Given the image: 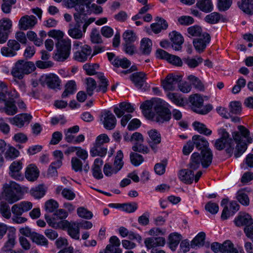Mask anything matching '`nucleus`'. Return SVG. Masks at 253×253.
<instances>
[{
    "label": "nucleus",
    "mask_w": 253,
    "mask_h": 253,
    "mask_svg": "<svg viewBox=\"0 0 253 253\" xmlns=\"http://www.w3.org/2000/svg\"><path fill=\"white\" fill-rule=\"evenodd\" d=\"M119 171L118 169L109 163H106L103 167V172L106 176H111Z\"/></svg>",
    "instance_id": "nucleus-59"
},
{
    "label": "nucleus",
    "mask_w": 253,
    "mask_h": 253,
    "mask_svg": "<svg viewBox=\"0 0 253 253\" xmlns=\"http://www.w3.org/2000/svg\"><path fill=\"white\" fill-rule=\"evenodd\" d=\"M32 117L28 114H19L13 118L8 119L9 123L18 127H22L24 126L25 123L29 122L32 119Z\"/></svg>",
    "instance_id": "nucleus-20"
},
{
    "label": "nucleus",
    "mask_w": 253,
    "mask_h": 253,
    "mask_svg": "<svg viewBox=\"0 0 253 253\" xmlns=\"http://www.w3.org/2000/svg\"><path fill=\"white\" fill-rule=\"evenodd\" d=\"M107 149L102 145L94 144L93 147L91 149L90 153L92 157H104L107 153Z\"/></svg>",
    "instance_id": "nucleus-40"
},
{
    "label": "nucleus",
    "mask_w": 253,
    "mask_h": 253,
    "mask_svg": "<svg viewBox=\"0 0 253 253\" xmlns=\"http://www.w3.org/2000/svg\"><path fill=\"white\" fill-rule=\"evenodd\" d=\"M193 126L195 130L200 133L204 134L206 135H210L211 134V130L208 128L204 124L199 122H194L193 123Z\"/></svg>",
    "instance_id": "nucleus-46"
},
{
    "label": "nucleus",
    "mask_w": 253,
    "mask_h": 253,
    "mask_svg": "<svg viewBox=\"0 0 253 253\" xmlns=\"http://www.w3.org/2000/svg\"><path fill=\"white\" fill-rule=\"evenodd\" d=\"M84 32L81 29V25L76 24L70 26L68 34L72 38L75 39H81L84 36Z\"/></svg>",
    "instance_id": "nucleus-35"
},
{
    "label": "nucleus",
    "mask_w": 253,
    "mask_h": 253,
    "mask_svg": "<svg viewBox=\"0 0 253 253\" xmlns=\"http://www.w3.org/2000/svg\"><path fill=\"white\" fill-rule=\"evenodd\" d=\"M134 111V106L130 103L126 102H121L114 108V112L118 118L122 117L125 115V113L130 114Z\"/></svg>",
    "instance_id": "nucleus-16"
},
{
    "label": "nucleus",
    "mask_w": 253,
    "mask_h": 253,
    "mask_svg": "<svg viewBox=\"0 0 253 253\" xmlns=\"http://www.w3.org/2000/svg\"><path fill=\"white\" fill-rule=\"evenodd\" d=\"M130 80L138 89H142L145 84L146 74L143 72H136L130 76Z\"/></svg>",
    "instance_id": "nucleus-21"
},
{
    "label": "nucleus",
    "mask_w": 253,
    "mask_h": 253,
    "mask_svg": "<svg viewBox=\"0 0 253 253\" xmlns=\"http://www.w3.org/2000/svg\"><path fill=\"white\" fill-rule=\"evenodd\" d=\"M170 39L172 42V47L175 50H180L182 48L181 45L183 43V38L181 34L173 31L169 34Z\"/></svg>",
    "instance_id": "nucleus-27"
},
{
    "label": "nucleus",
    "mask_w": 253,
    "mask_h": 253,
    "mask_svg": "<svg viewBox=\"0 0 253 253\" xmlns=\"http://www.w3.org/2000/svg\"><path fill=\"white\" fill-rule=\"evenodd\" d=\"M234 223L237 226H245L253 224V220L251 216L246 212H240L239 215L235 218Z\"/></svg>",
    "instance_id": "nucleus-23"
},
{
    "label": "nucleus",
    "mask_w": 253,
    "mask_h": 253,
    "mask_svg": "<svg viewBox=\"0 0 253 253\" xmlns=\"http://www.w3.org/2000/svg\"><path fill=\"white\" fill-rule=\"evenodd\" d=\"M181 239V235L177 232H173L169 235V246L172 251H175Z\"/></svg>",
    "instance_id": "nucleus-29"
},
{
    "label": "nucleus",
    "mask_w": 253,
    "mask_h": 253,
    "mask_svg": "<svg viewBox=\"0 0 253 253\" xmlns=\"http://www.w3.org/2000/svg\"><path fill=\"white\" fill-rule=\"evenodd\" d=\"M57 51L54 55V59L57 61H63L66 60L70 54L71 41L67 38L57 41L56 43Z\"/></svg>",
    "instance_id": "nucleus-6"
},
{
    "label": "nucleus",
    "mask_w": 253,
    "mask_h": 253,
    "mask_svg": "<svg viewBox=\"0 0 253 253\" xmlns=\"http://www.w3.org/2000/svg\"><path fill=\"white\" fill-rule=\"evenodd\" d=\"M180 80V76L169 74L162 81V85L165 91H172L176 88Z\"/></svg>",
    "instance_id": "nucleus-14"
},
{
    "label": "nucleus",
    "mask_w": 253,
    "mask_h": 253,
    "mask_svg": "<svg viewBox=\"0 0 253 253\" xmlns=\"http://www.w3.org/2000/svg\"><path fill=\"white\" fill-rule=\"evenodd\" d=\"M45 219L48 225L55 229H61L65 230L66 227L69 224V222L66 220H62L53 213L52 217L47 214H45Z\"/></svg>",
    "instance_id": "nucleus-12"
},
{
    "label": "nucleus",
    "mask_w": 253,
    "mask_h": 253,
    "mask_svg": "<svg viewBox=\"0 0 253 253\" xmlns=\"http://www.w3.org/2000/svg\"><path fill=\"white\" fill-rule=\"evenodd\" d=\"M103 164V161L100 158H96L94 161L92 168L93 176L97 179H101L103 177V175L101 171V166Z\"/></svg>",
    "instance_id": "nucleus-31"
},
{
    "label": "nucleus",
    "mask_w": 253,
    "mask_h": 253,
    "mask_svg": "<svg viewBox=\"0 0 253 253\" xmlns=\"http://www.w3.org/2000/svg\"><path fill=\"white\" fill-rule=\"evenodd\" d=\"M23 164L20 161H15L13 162L9 166V174L12 178L18 179H19L22 175L21 170L22 169Z\"/></svg>",
    "instance_id": "nucleus-25"
},
{
    "label": "nucleus",
    "mask_w": 253,
    "mask_h": 253,
    "mask_svg": "<svg viewBox=\"0 0 253 253\" xmlns=\"http://www.w3.org/2000/svg\"><path fill=\"white\" fill-rule=\"evenodd\" d=\"M144 244L147 249H151L157 247L164 246L166 240L162 237H149L145 239Z\"/></svg>",
    "instance_id": "nucleus-22"
},
{
    "label": "nucleus",
    "mask_w": 253,
    "mask_h": 253,
    "mask_svg": "<svg viewBox=\"0 0 253 253\" xmlns=\"http://www.w3.org/2000/svg\"><path fill=\"white\" fill-rule=\"evenodd\" d=\"M120 207L122 210L127 212H133L135 211L137 209V204L136 203H127L119 205Z\"/></svg>",
    "instance_id": "nucleus-62"
},
{
    "label": "nucleus",
    "mask_w": 253,
    "mask_h": 253,
    "mask_svg": "<svg viewBox=\"0 0 253 253\" xmlns=\"http://www.w3.org/2000/svg\"><path fill=\"white\" fill-rule=\"evenodd\" d=\"M152 42L149 38H144L140 42V50L144 54H149L152 50Z\"/></svg>",
    "instance_id": "nucleus-43"
},
{
    "label": "nucleus",
    "mask_w": 253,
    "mask_h": 253,
    "mask_svg": "<svg viewBox=\"0 0 253 253\" xmlns=\"http://www.w3.org/2000/svg\"><path fill=\"white\" fill-rule=\"evenodd\" d=\"M4 112L9 116H13L18 112V108L15 104V101L7 100L4 103Z\"/></svg>",
    "instance_id": "nucleus-37"
},
{
    "label": "nucleus",
    "mask_w": 253,
    "mask_h": 253,
    "mask_svg": "<svg viewBox=\"0 0 253 253\" xmlns=\"http://www.w3.org/2000/svg\"><path fill=\"white\" fill-rule=\"evenodd\" d=\"M92 49L90 46L84 44L82 49L74 53V58L79 62H84L91 56Z\"/></svg>",
    "instance_id": "nucleus-19"
},
{
    "label": "nucleus",
    "mask_w": 253,
    "mask_h": 253,
    "mask_svg": "<svg viewBox=\"0 0 253 253\" xmlns=\"http://www.w3.org/2000/svg\"><path fill=\"white\" fill-rule=\"evenodd\" d=\"M206 234L201 232L198 233L190 243L191 247L193 249H197L202 247L205 243Z\"/></svg>",
    "instance_id": "nucleus-33"
},
{
    "label": "nucleus",
    "mask_w": 253,
    "mask_h": 253,
    "mask_svg": "<svg viewBox=\"0 0 253 253\" xmlns=\"http://www.w3.org/2000/svg\"><path fill=\"white\" fill-rule=\"evenodd\" d=\"M210 41L211 37L210 35L206 32H204L200 37L193 40V44L196 51L201 53L206 49Z\"/></svg>",
    "instance_id": "nucleus-11"
},
{
    "label": "nucleus",
    "mask_w": 253,
    "mask_h": 253,
    "mask_svg": "<svg viewBox=\"0 0 253 253\" xmlns=\"http://www.w3.org/2000/svg\"><path fill=\"white\" fill-rule=\"evenodd\" d=\"M100 122L104 128L108 130L113 129L117 124V119L113 113L109 110H104L101 114Z\"/></svg>",
    "instance_id": "nucleus-9"
},
{
    "label": "nucleus",
    "mask_w": 253,
    "mask_h": 253,
    "mask_svg": "<svg viewBox=\"0 0 253 253\" xmlns=\"http://www.w3.org/2000/svg\"><path fill=\"white\" fill-rule=\"evenodd\" d=\"M65 229H67L68 233L72 238L75 240L79 239V227L76 223H71L69 222V224L66 227Z\"/></svg>",
    "instance_id": "nucleus-34"
},
{
    "label": "nucleus",
    "mask_w": 253,
    "mask_h": 253,
    "mask_svg": "<svg viewBox=\"0 0 253 253\" xmlns=\"http://www.w3.org/2000/svg\"><path fill=\"white\" fill-rule=\"evenodd\" d=\"M7 241L2 248V251H7L8 249H12L15 244L16 230L11 228L8 230L7 233Z\"/></svg>",
    "instance_id": "nucleus-30"
},
{
    "label": "nucleus",
    "mask_w": 253,
    "mask_h": 253,
    "mask_svg": "<svg viewBox=\"0 0 253 253\" xmlns=\"http://www.w3.org/2000/svg\"><path fill=\"white\" fill-rule=\"evenodd\" d=\"M183 60L184 62L190 68L197 67L203 62V59L199 56L195 58L188 57L184 58Z\"/></svg>",
    "instance_id": "nucleus-45"
},
{
    "label": "nucleus",
    "mask_w": 253,
    "mask_h": 253,
    "mask_svg": "<svg viewBox=\"0 0 253 253\" xmlns=\"http://www.w3.org/2000/svg\"><path fill=\"white\" fill-rule=\"evenodd\" d=\"M25 175L29 181H34L39 177V170L35 165L30 164L26 169Z\"/></svg>",
    "instance_id": "nucleus-28"
},
{
    "label": "nucleus",
    "mask_w": 253,
    "mask_h": 253,
    "mask_svg": "<svg viewBox=\"0 0 253 253\" xmlns=\"http://www.w3.org/2000/svg\"><path fill=\"white\" fill-rule=\"evenodd\" d=\"M78 216L81 218L90 219L93 216L92 213L84 207H79L77 210Z\"/></svg>",
    "instance_id": "nucleus-57"
},
{
    "label": "nucleus",
    "mask_w": 253,
    "mask_h": 253,
    "mask_svg": "<svg viewBox=\"0 0 253 253\" xmlns=\"http://www.w3.org/2000/svg\"><path fill=\"white\" fill-rule=\"evenodd\" d=\"M192 141L196 147L198 149L202 150L201 154L199 153L201 158H202L203 152L209 150L212 154L211 150L208 148L209 144L204 137L199 135H195L192 137Z\"/></svg>",
    "instance_id": "nucleus-15"
},
{
    "label": "nucleus",
    "mask_w": 253,
    "mask_h": 253,
    "mask_svg": "<svg viewBox=\"0 0 253 253\" xmlns=\"http://www.w3.org/2000/svg\"><path fill=\"white\" fill-rule=\"evenodd\" d=\"M188 36L189 37H200L204 32H202V28L197 25L191 26L187 29Z\"/></svg>",
    "instance_id": "nucleus-48"
},
{
    "label": "nucleus",
    "mask_w": 253,
    "mask_h": 253,
    "mask_svg": "<svg viewBox=\"0 0 253 253\" xmlns=\"http://www.w3.org/2000/svg\"><path fill=\"white\" fill-rule=\"evenodd\" d=\"M42 79L48 87L55 89L60 86V81L58 77L54 74H49L43 76Z\"/></svg>",
    "instance_id": "nucleus-24"
},
{
    "label": "nucleus",
    "mask_w": 253,
    "mask_h": 253,
    "mask_svg": "<svg viewBox=\"0 0 253 253\" xmlns=\"http://www.w3.org/2000/svg\"><path fill=\"white\" fill-rule=\"evenodd\" d=\"M31 240L33 242L41 246H47L48 245L47 240L42 235L37 233H33Z\"/></svg>",
    "instance_id": "nucleus-51"
},
{
    "label": "nucleus",
    "mask_w": 253,
    "mask_h": 253,
    "mask_svg": "<svg viewBox=\"0 0 253 253\" xmlns=\"http://www.w3.org/2000/svg\"><path fill=\"white\" fill-rule=\"evenodd\" d=\"M189 101L191 104L192 110L198 114L206 115L211 110L210 106H203L204 100L198 94L191 95L189 98Z\"/></svg>",
    "instance_id": "nucleus-7"
},
{
    "label": "nucleus",
    "mask_w": 253,
    "mask_h": 253,
    "mask_svg": "<svg viewBox=\"0 0 253 253\" xmlns=\"http://www.w3.org/2000/svg\"><path fill=\"white\" fill-rule=\"evenodd\" d=\"M59 207L57 201L53 199L47 200L44 205L45 210L48 212H52Z\"/></svg>",
    "instance_id": "nucleus-60"
},
{
    "label": "nucleus",
    "mask_w": 253,
    "mask_h": 253,
    "mask_svg": "<svg viewBox=\"0 0 253 253\" xmlns=\"http://www.w3.org/2000/svg\"><path fill=\"white\" fill-rule=\"evenodd\" d=\"M19 155V152L12 146L9 147L5 153V158L7 160L14 159Z\"/></svg>",
    "instance_id": "nucleus-61"
},
{
    "label": "nucleus",
    "mask_w": 253,
    "mask_h": 253,
    "mask_svg": "<svg viewBox=\"0 0 253 253\" xmlns=\"http://www.w3.org/2000/svg\"><path fill=\"white\" fill-rule=\"evenodd\" d=\"M238 130L232 133V138L229 133L224 128L218 129L219 138L214 143V146L218 150H225L227 153L231 155L235 150L236 158L239 157L247 149L248 145L252 143L253 135H252L246 127L238 126Z\"/></svg>",
    "instance_id": "nucleus-1"
},
{
    "label": "nucleus",
    "mask_w": 253,
    "mask_h": 253,
    "mask_svg": "<svg viewBox=\"0 0 253 253\" xmlns=\"http://www.w3.org/2000/svg\"><path fill=\"white\" fill-rule=\"evenodd\" d=\"M16 2V0H2L1 9L4 13H9L11 10V6Z\"/></svg>",
    "instance_id": "nucleus-55"
},
{
    "label": "nucleus",
    "mask_w": 253,
    "mask_h": 253,
    "mask_svg": "<svg viewBox=\"0 0 253 253\" xmlns=\"http://www.w3.org/2000/svg\"><path fill=\"white\" fill-rule=\"evenodd\" d=\"M46 189L42 185H39L30 190V194L35 199H40L45 195Z\"/></svg>",
    "instance_id": "nucleus-42"
},
{
    "label": "nucleus",
    "mask_w": 253,
    "mask_h": 253,
    "mask_svg": "<svg viewBox=\"0 0 253 253\" xmlns=\"http://www.w3.org/2000/svg\"><path fill=\"white\" fill-rule=\"evenodd\" d=\"M202 158L198 153H194L191 157V162L189 164V169H183L179 171L178 177L180 180L187 184H191L194 177L193 170L197 169L200 164L204 168L208 167L211 163L212 155L211 152L208 151L203 152Z\"/></svg>",
    "instance_id": "nucleus-3"
},
{
    "label": "nucleus",
    "mask_w": 253,
    "mask_h": 253,
    "mask_svg": "<svg viewBox=\"0 0 253 253\" xmlns=\"http://www.w3.org/2000/svg\"><path fill=\"white\" fill-rule=\"evenodd\" d=\"M107 54L109 60L115 67L127 68L131 65L130 61L126 58H120L118 57H116L113 53L108 52Z\"/></svg>",
    "instance_id": "nucleus-18"
},
{
    "label": "nucleus",
    "mask_w": 253,
    "mask_h": 253,
    "mask_svg": "<svg viewBox=\"0 0 253 253\" xmlns=\"http://www.w3.org/2000/svg\"><path fill=\"white\" fill-rule=\"evenodd\" d=\"M211 247L215 253H238L233 244L229 240L225 241L223 244L214 242L211 244Z\"/></svg>",
    "instance_id": "nucleus-8"
},
{
    "label": "nucleus",
    "mask_w": 253,
    "mask_h": 253,
    "mask_svg": "<svg viewBox=\"0 0 253 253\" xmlns=\"http://www.w3.org/2000/svg\"><path fill=\"white\" fill-rule=\"evenodd\" d=\"M150 137L148 143L152 150L156 153L158 150V145L161 142V135L156 129H151L148 131Z\"/></svg>",
    "instance_id": "nucleus-17"
},
{
    "label": "nucleus",
    "mask_w": 253,
    "mask_h": 253,
    "mask_svg": "<svg viewBox=\"0 0 253 253\" xmlns=\"http://www.w3.org/2000/svg\"><path fill=\"white\" fill-rule=\"evenodd\" d=\"M97 77L99 80V85L96 89V91L104 93L107 90L108 86L109 85L108 81L102 73H98L97 75Z\"/></svg>",
    "instance_id": "nucleus-36"
},
{
    "label": "nucleus",
    "mask_w": 253,
    "mask_h": 253,
    "mask_svg": "<svg viewBox=\"0 0 253 253\" xmlns=\"http://www.w3.org/2000/svg\"><path fill=\"white\" fill-rule=\"evenodd\" d=\"M238 6L244 12L252 15L251 9L253 7V0H241L238 3Z\"/></svg>",
    "instance_id": "nucleus-39"
},
{
    "label": "nucleus",
    "mask_w": 253,
    "mask_h": 253,
    "mask_svg": "<svg viewBox=\"0 0 253 253\" xmlns=\"http://www.w3.org/2000/svg\"><path fill=\"white\" fill-rule=\"evenodd\" d=\"M35 68V64L32 62L20 60L15 63L11 74L13 77L21 79L25 74L31 73Z\"/></svg>",
    "instance_id": "nucleus-5"
},
{
    "label": "nucleus",
    "mask_w": 253,
    "mask_h": 253,
    "mask_svg": "<svg viewBox=\"0 0 253 253\" xmlns=\"http://www.w3.org/2000/svg\"><path fill=\"white\" fill-rule=\"evenodd\" d=\"M86 91L87 94L91 96L95 90L97 88V84L95 80L92 78H88L86 79Z\"/></svg>",
    "instance_id": "nucleus-44"
},
{
    "label": "nucleus",
    "mask_w": 253,
    "mask_h": 253,
    "mask_svg": "<svg viewBox=\"0 0 253 253\" xmlns=\"http://www.w3.org/2000/svg\"><path fill=\"white\" fill-rule=\"evenodd\" d=\"M0 212L3 217L9 219L11 217V212L8 205L4 202L0 204Z\"/></svg>",
    "instance_id": "nucleus-63"
},
{
    "label": "nucleus",
    "mask_w": 253,
    "mask_h": 253,
    "mask_svg": "<svg viewBox=\"0 0 253 253\" xmlns=\"http://www.w3.org/2000/svg\"><path fill=\"white\" fill-rule=\"evenodd\" d=\"M169 99L174 104L179 106H183L185 101L181 95L177 93L169 92L167 94Z\"/></svg>",
    "instance_id": "nucleus-41"
},
{
    "label": "nucleus",
    "mask_w": 253,
    "mask_h": 253,
    "mask_svg": "<svg viewBox=\"0 0 253 253\" xmlns=\"http://www.w3.org/2000/svg\"><path fill=\"white\" fill-rule=\"evenodd\" d=\"M20 48V44L17 41L10 40L7 42L6 46L1 48L0 52L3 56L12 57L16 55Z\"/></svg>",
    "instance_id": "nucleus-10"
},
{
    "label": "nucleus",
    "mask_w": 253,
    "mask_h": 253,
    "mask_svg": "<svg viewBox=\"0 0 253 253\" xmlns=\"http://www.w3.org/2000/svg\"><path fill=\"white\" fill-rule=\"evenodd\" d=\"M123 39L126 43H130L136 40V36L132 30H127L124 32L123 35Z\"/></svg>",
    "instance_id": "nucleus-58"
},
{
    "label": "nucleus",
    "mask_w": 253,
    "mask_h": 253,
    "mask_svg": "<svg viewBox=\"0 0 253 253\" xmlns=\"http://www.w3.org/2000/svg\"><path fill=\"white\" fill-rule=\"evenodd\" d=\"M220 19V15L217 12H212L210 14L207 15L205 18V21L211 24L217 23Z\"/></svg>",
    "instance_id": "nucleus-64"
},
{
    "label": "nucleus",
    "mask_w": 253,
    "mask_h": 253,
    "mask_svg": "<svg viewBox=\"0 0 253 253\" xmlns=\"http://www.w3.org/2000/svg\"><path fill=\"white\" fill-rule=\"evenodd\" d=\"M12 26V21L9 18H4L0 20V29H1L4 32H7L8 34L10 32Z\"/></svg>",
    "instance_id": "nucleus-56"
},
{
    "label": "nucleus",
    "mask_w": 253,
    "mask_h": 253,
    "mask_svg": "<svg viewBox=\"0 0 253 253\" xmlns=\"http://www.w3.org/2000/svg\"><path fill=\"white\" fill-rule=\"evenodd\" d=\"M169 104L164 100L157 98L152 102L146 101L142 104L140 108L146 118L158 123H163L170 119L171 113Z\"/></svg>",
    "instance_id": "nucleus-2"
},
{
    "label": "nucleus",
    "mask_w": 253,
    "mask_h": 253,
    "mask_svg": "<svg viewBox=\"0 0 253 253\" xmlns=\"http://www.w3.org/2000/svg\"><path fill=\"white\" fill-rule=\"evenodd\" d=\"M157 22L151 25V28L153 32L155 34H158L163 30H166L168 26L166 20L157 17Z\"/></svg>",
    "instance_id": "nucleus-32"
},
{
    "label": "nucleus",
    "mask_w": 253,
    "mask_h": 253,
    "mask_svg": "<svg viewBox=\"0 0 253 253\" xmlns=\"http://www.w3.org/2000/svg\"><path fill=\"white\" fill-rule=\"evenodd\" d=\"M37 18L34 15H25L21 17L18 22V28L21 30L33 29L37 24Z\"/></svg>",
    "instance_id": "nucleus-13"
},
{
    "label": "nucleus",
    "mask_w": 253,
    "mask_h": 253,
    "mask_svg": "<svg viewBox=\"0 0 253 253\" xmlns=\"http://www.w3.org/2000/svg\"><path fill=\"white\" fill-rule=\"evenodd\" d=\"M187 79L196 89L200 91L204 90V86L201 81L197 77L191 75L189 76Z\"/></svg>",
    "instance_id": "nucleus-53"
},
{
    "label": "nucleus",
    "mask_w": 253,
    "mask_h": 253,
    "mask_svg": "<svg viewBox=\"0 0 253 253\" xmlns=\"http://www.w3.org/2000/svg\"><path fill=\"white\" fill-rule=\"evenodd\" d=\"M65 90L62 94V98L67 97L69 95L74 93L76 90V83L74 81H69L66 84Z\"/></svg>",
    "instance_id": "nucleus-47"
},
{
    "label": "nucleus",
    "mask_w": 253,
    "mask_h": 253,
    "mask_svg": "<svg viewBox=\"0 0 253 253\" xmlns=\"http://www.w3.org/2000/svg\"><path fill=\"white\" fill-rule=\"evenodd\" d=\"M196 5L201 10L207 13L213 9L211 0H197Z\"/></svg>",
    "instance_id": "nucleus-38"
},
{
    "label": "nucleus",
    "mask_w": 253,
    "mask_h": 253,
    "mask_svg": "<svg viewBox=\"0 0 253 253\" xmlns=\"http://www.w3.org/2000/svg\"><path fill=\"white\" fill-rule=\"evenodd\" d=\"M84 6V4H81L78 8H76L77 11L74 14V16L76 24L81 26V24L85 22L87 19L86 15L89 14Z\"/></svg>",
    "instance_id": "nucleus-26"
},
{
    "label": "nucleus",
    "mask_w": 253,
    "mask_h": 253,
    "mask_svg": "<svg viewBox=\"0 0 253 253\" xmlns=\"http://www.w3.org/2000/svg\"><path fill=\"white\" fill-rule=\"evenodd\" d=\"M84 6L86 11L88 12V14H90L91 13H93L96 14H99L102 12L103 9L101 6L97 5L95 3H92L91 4H85Z\"/></svg>",
    "instance_id": "nucleus-52"
},
{
    "label": "nucleus",
    "mask_w": 253,
    "mask_h": 253,
    "mask_svg": "<svg viewBox=\"0 0 253 253\" xmlns=\"http://www.w3.org/2000/svg\"><path fill=\"white\" fill-rule=\"evenodd\" d=\"M3 193L5 200L9 204H13L22 198L27 188L22 187L14 181H10L3 185Z\"/></svg>",
    "instance_id": "nucleus-4"
},
{
    "label": "nucleus",
    "mask_w": 253,
    "mask_h": 253,
    "mask_svg": "<svg viewBox=\"0 0 253 253\" xmlns=\"http://www.w3.org/2000/svg\"><path fill=\"white\" fill-rule=\"evenodd\" d=\"M236 198L239 202L244 206H247L250 204V199L248 195L244 190L238 191Z\"/></svg>",
    "instance_id": "nucleus-50"
},
{
    "label": "nucleus",
    "mask_w": 253,
    "mask_h": 253,
    "mask_svg": "<svg viewBox=\"0 0 253 253\" xmlns=\"http://www.w3.org/2000/svg\"><path fill=\"white\" fill-rule=\"evenodd\" d=\"M123 157L124 155L122 151L121 150L118 151L115 157L113 166L118 169L119 171L122 169L124 165Z\"/></svg>",
    "instance_id": "nucleus-54"
},
{
    "label": "nucleus",
    "mask_w": 253,
    "mask_h": 253,
    "mask_svg": "<svg viewBox=\"0 0 253 253\" xmlns=\"http://www.w3.org/2000/svg\"><path fill=\"white\" fill-rule=\"evenodd\" d=\"M62 165V162L60 161H55L52 162L48 169L47 176L48 177H54L57 175V169L59 168Z\"/></svg>",
    "instance_id": "nucleus-49"
}]
</instances>
